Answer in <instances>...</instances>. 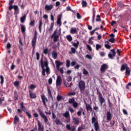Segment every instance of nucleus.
Wrapping results in <instances>:
<instances>
[{"label":"nucleus","instance_id":"nucleus-1","mask_svg":"<svg viewBox=\"0 0 131 131\" xmlns=\"http://www.w3.org/2000/svg\"><path fill=\"white\" fill-rule=\"evenodd\" d=\"M15 3V0H11L9 2V7H8V10L9 11H12L13 9L14 10V15H18L19 13V7L17 5H14L13 6V4Z\"/></svg>","mask_w":131,"mask_h":131},{"label":"nucleus","instance_id":"nucleus-2","mask_svg":"<svg viewBox=\"0 0 131 131\" xmlns=\"http://www.w3.org/2000/svg\"><path fill=\"white\" fill-rule=\"evenodd\" d=\"M124 70H126L125 75H126L127 76H129V75H130V68L128 67L127 63H125L121 67V71H124Z\"/></svg>","mask_w":131,"mask_h":131},{"label":"nucleus","instance_id":"nucleus-3","mask_svg":"<svg viewBox=\"0 0 131 131\" xmlns=\"http://www.w3.org/2000/svg\"><path fill=\"white\" fill-rule=\"evenodd\" d=\"M37 40V32L36 31L34 32V35L33 39L31 41V45L33 48V52L32 55H33V53H34V50H35V46H36V40Z\"/></svg>","mask_w":131,"mask_h":131},{"label":"nucleus","instance_id":"nucleus-4","mask_svg":"<svg viewBox=\"0 0 131 131\" xmlns=\"http://www.w3.org/2000/svg\"><path fill=\"white\" fill-rule=\"evenodd\" d=\"M97 92L96 93V95L98 96V100L100 102L101 106H102V105H103V104H104V103H105V98H104V97H103V95L102 94L101 92H100V90L97 89Z\"/></svg>","mask_w":131,"mask_h":131},{"label":"nucleus","instance_id":"nucleus-5","mask_svg":"<svg viewBox=\"0 0 131 131\" xmlns=\"http://www.w3.org/2000/svg\"><path fill=\"white\" fill-rule=\"evenodd\" d=\"M20 108L23 111L25 112V113L26 114L27 116H28V118L30 119L32 118V116H31V114L29 113V112H27V108L24 106V103L23 102H21L20 103Z\"/></svg>","mask_w":131,"mask_h":131},{"label":"nucleus","instance_id":"nucleus-6","mask_svg":"<svg viewBox=\"0 0 131 131\" xmlns=\"http://www.w3.org/2000/svg\"><path fill=\"white\" fill-rule=\"evenodd\" d=\"M92 123L94 124V128L96 131H99L100 129V126H99V122L98 120L96 119L95 117H93L92 118Z\"/></svg>","mask_w":131,"mask_h":131},{"label":"nucleus","instance_id":"nucleus-7","mask_svg":"<svg viewBox=\"0 0 131 131\" xmlns=\"http://www.w3.org/2000/svg\"><path fill=\"white\" fill-rule=\"evenodd\" d=\"M38 112L39 115H40L41 118H43V119H44L45 123H48V122H49V119H48V117H47V116L45 115V113H43V112H42L41 110L39 109L38 110Z\"/></svg>","mask_w":131,"mask_h":131},{"label":"nucleus","instance_id":"nucleus-8","mask_svg":"<svg viewBox=\"0 0 131 131\" xmlns=\"http://www.w3.org/2000/svg\"><path fill=\"white\" fill-rule=\"evenodd\" d=\"M78 88L81 93L85 90V82H84V81L81 80L79 82Z\"/></svg>","mask_w":131,"mask_h":131},{"label":"nucleus","instance_id":"nucleus-9","mask_svg":"<svg viewBox=\"0 0 131 131\" xmlns=\"http://www.w3.org/2000/svg\"><path fill=\"white\" fill-rule=\"evenodd\" d=\"M71 80H72V78H71L70 77H69V80H63V82L64 86H66V88L71 86V83H70V81H71Z\"/></svg>","mask_w":131,"mask_h":131},{"label":"nucleus","instance_id":"nucleus-10","mask_svg":"<svg viewBox=\"0 0 131 131\" xmlns=\"http://www.w3.org/2000/svg\"><path fill=\"white\" fill-rule=\"evenodd\" d=\"M43 67H46V69H45L47 74L49 75L51 73L50 71V68L49 67V62L48 61H46L43 62Z\"/></svg>","mask_w":131,"mask_h":131},{"label":"nucleus","instance_id":"nucleus-11","mask_svg":"<svg viewBox=\"0 0 131 131\" xmlns=\"http://www.w3.org/2000/svg\"><path fill=\"white\" fill-rule=\"evenodd\" d=\"M40 65L42 68V74L43 76H46V69H45V67H43V60H42V58L40 60Z\"/></svg>","mask_w":131,"mask_h":131},{"label":"nucleus","instance_id":"nucleus-12","mask_svg":"<svg viewBox=\"0 0 131 131\" xmlns=\"http://www.w3.org/2000/svg\"><path fill=\"white\" fill-rule=\"evenodd\" d=\"M111 52H112L113 54L111 53H109L108 55V58H110V59H114V57H115V55H116V52H115V50L111 49Z\"/></svg>","mask_w":131,"mask_h":131},{"label":"nucleus","instance_id":"nucleus-13","mask_svg":"<svg viewBox=\"0 0 131 131\" xmlns=\"http://www.w3.org/2000/svg\"><path fill=\"white\" fill-rule=\"evenodd\" d=\"M41 98L44 106L46 107L47 106L46 103L48 102V98L46 97V95H45V94H42V95H41Z\"/></svg>","mask_w":131,"mask_h":131},{"label":"nucleus","instance_id":"nucleus-14","mask_svg":"<svg viewBox=\"0 0 131 131\" xmlns=\"http://www.w3.org/2000/svg\"><path fill=\"white\" fill-rule=\"evenodd\" d=\"M62 84V77L60 76H58L56 79V85L60 86Z\"/></svg>","mask_w":131,"mask_h":131},{"label":"nucleus","instance_id":"nucleus-15","mask_svg":"<svg viewBox=\"0 0 131 131\" xmlns=\"http://www.w3.org/2000/svg\"><path fill=\"white\" fill-rule=\"evenodd\" d=\"M108 65H107V64L104 63V64H102L100 68L101 72H102V73L105 72V71H106V70H107V69H108Z\"/></svg>","mask_w":131,"mask_h":131},{"label":"nucleus","instance_id":"nucleus-16","mask_svg":"<svg viewBox=\"0 0 131 131\" xmlns=\"http://www.w3.org/2000/svg\"><path fill=\"white\" fill-rule=\"evenodd\" d=\"M66 127L68 129V130H70V131H75V130H76V128H75V126H70V125L67 124L66 125Z\"/></svg>","mask_w":131,"mask_h":131},{"label":"nucleus","instance_id":"nucleus-17","mask_svg":"<svg viewBox=\"0 0 131 131\" xmlns=\"http://www.w3.org/2000/svg\"><path fill=\"white\" fill-rule=\"evenodd\" d=\"M29 96L31 99H35L37 97V96L36 95V93H34L31 92V91L30 90L29 91Z\"/></svg>","mask_w":131,"mask_h":131},{"label":"nucleus","instance_id":"nucleus-18","mask_svg":"<svg viewBox=\"0 0 131 131\" xmlns=\"http://www.w3.org/2000/svg\"><path fill=\"white\" fill-rule=\"evenodd\" d=\"M54 25H55V23H52L51 24L50 27L47 28L46 31L47 32H52V31H53V29H54Z\"/></svg>","mask_w":131,"mask_h":131},{"label":"nucleus","instance_id":"nucleus-19","mask_svg":"<svg viewBox=\"0 0 131 131\" xmlns=\"http://www.w3.org/2000/svg\"><path fill=\"white\" fill-rule=\"evenodd\" d=\"M112 114L110 112H107L106 113V120L107 121H110L112 119Z\"/></svg>","mask_w":131,"mask_h":131},{"label":"nucleus","instance_id":"nucleus-20","mask_svg":"<svg viewBox=\"0 0 131 131\" xmlns=\"http://www.w3.org/2000/svg\"><path fill=\"white\" fill-rule=\"evenodd\" d=\"M62 18V14H60L57 16V24L59 26H61L62 23H61V19Z\"/></svg>","mask_w":131,"mask_h":131},{"label":"nucleus","instance_id":"nucleus-21","mask_svg":"<svg viewBox=\"0 0 131 131\" xmlns=\"http://www.w3.org/2000/svg\"><path fill=\"white\" fill-rule=\"evenodd\" d=\"M53 7L54 6L52 4H50L49 5H46L45 9V10H46V11H51L53 9Z\"/></svg>","mask_w":131,"mask_h":131},{"label":"nucleus","instance_id":"nucleus-22","mask_svg":"<svg viewBox=\"0 0 131 131\" xmlns=\"http://www.w3.org/2000/svg\"><path fill=\"white\" fill-rule=\"evenodd\" d=\"M52 58H53L54 60H56V59H57V58L58 57V53H57V51H53L52 52Z\"/></svg>","mask_w":131,"mask_h":131},{"label":"nucleus","instance_id":"nucleus-23","mask_svg":"<svg viewBox=\"0 0 131 131\" xmlns=\"http://www.w3.org/2000/svg\"><path fill=\"white\" fill-rule=\"evenodd\" d=\"M38 126L39 131H43V126L41 124L39 121H38Z\"/></svg>","mask_w":131,"mask_h":131},{"label":"nucleus","instance_id":"nucleus-24","mask_svg":"<svg viewBox=\"0 0 131 131\" xmlns=\"http://www.w3.org/2000/svg\"><path fill=\"white\" fill-rule=\"evenodd\" d=\"M70 33L72 34H77V30L76 28H72L70 30Z\"/></svg>","mask_w":131,"mask_h":131},{"label":"nucleus","instance_id":"nucleus-25","mask_svg":"<svg viewBox=\"0 0 131 131\" xmlns=\"http://www.w3.org/2000/svg\"><path fill=\"white\" fill-rule=\"evenodd\" d=\"M55 64L56 65V68L59 69V68H60V66H61V65H63V62H61V61L59 60H56Z\"/></svg>","mask_w":131,"mask_h":131},{"label":"nucleus","instance_id":"nucleus-26","mask_svg":"<svg viewBox=\"0 0 131 131\" xmlns=\"http://www.w3.org/2000/svg\"><path fill=\"white\" fill-rule=\"evenodd\" d=\"M48 92L49 98H50V99H51V100H53V95H52V92L51 91V89H50L49 88H48Z\"/></svg>","mask_w":131,"mask_h":131},{"label":"nucleus","instance_id":"nucleus-27","mask_svg":"<svg viewBox=\"0 0 131 131\" xmlns=\"http://www.w3.org/2000/svg\"><path fill=\"white\" fill-rule=\"evenodd\" d=\"M21 27V31L22 33H24L26 31V27H25V26L20 24Z\"/></svg>","mask_w":131,"mask_h":131},{"label":"nucleus","instance_id":"nucleus-28","mask_svg":"<svg viewBox=\"0 0 131 131\" xmlns=\"http://www.w3.org/2000/svg\"><path fill=\"white\" fill-rule=\"evenodd\" d=\"M42 27V21L41 20H39V30L40 33H41V28Z\"/></svg>","mask_w":131,"mask_h":131},{"label":"nucleus","instance_id":"nucleus-29","mask_svg":"<svg viewBox=\"0 0 131 131\" xmlns=\"http://www.w3.org/2000/svg\"><path fill=\"white\" fill-rule=\"evenodd\" d=\"M19 117H18V116H17V115L15 116L14 117V120L13 123L14 124H16L17 122H19Z\"/></svg>","mask_w":131,"mask_h":131},{"label":"nucleus","instance_id":"nucleus-30","mask_svg":"<svg viewBox=\"0 0 131 131\" xmlns=\"http://www.w3.org/2000/svg\"><path fill=\"white\" fill-rule=\"evenodd\" d=\"M93 17H92V23H95V18H96V11L93 10Z\"/></svg>","mask_w":131,"mask_h":131},{"label":"nucleus","instance_id":"nucleus-31","mask_svg":"<svg viewBox=\"0 0 131 131\" xmlns=\"http://www.w3.org/2000/svg\"><path fill=\"white\" fill-rule=\"evenodd\" d=\"M73 122L75 124H78L79 122V119L78 118H73Z\"/></svg>","mask_w":131,"mask_h":131},{"label":"nucleus","instance_id":"nucleus-32","mask_svg":"<svg viewBox=\"0 0 131 131\" xmlns=\"http://www.w3.org/2000/svg\"><path fill=\"white\" fill-rule=\"evenodd\" d=\"M63 116L66 118H69L70 117V114H69V112L66 111L63 115Z\"/></svg>","mask_w":131,"mask_h":131},{"label":"nucleus","instance_id":"nucleus-33","mask_svg":"<svg viewBox=\"0 0 131 131\" xmlns=\"http://www.w3.org/2000/svg\"><path fill=\"white\" fill-rule=\"evenodd\" d=\"M14 100L15 101H18V92L16 91H15L14 92Z\"/></svg>","mask_w":131,"mask_h":131},{"label":"nucleus","instance_id":"nucleus-34","mask_svg":"<svg viewBox=\"0 0 131 131\" xmlns=\"http://www.w3.org/2000/svg\"><path fill=\"white\" fill-rule=\"evenodd\" d=\"M26 19V15H24L23 17L20 18L21 23H24V22H25Z\"/></svg>","mask_w":131,"mask_h":131},{"label":"nucleus","instance_id":"nucleus-35","mask_svg":"<svg viewBox=\"0 0 131 131\" xmlns=\"http://www.w3.org/2000/svg\"><path fill=\"white\" fill-rule=\"evenodd\" d=\"M13 84H14V86H15L16 88H18V86H19V85H20V81H15L13 83Z\"/></svg>","mask_w":131,"mask_h":131},{"label":"nucleus","instance_id":"nucleus-36","mask_svg":"<svg viewBox=\"0 0 131 131\" xmlns=\"http://www.w3.org/2000/svg\"><path fill=\"white\" fill-rule=\"evenodd\" d=\"M71 51L69 52V54H75V53L76 52V50L73 47H72L71 48Z\"/></svg>","mask_w":131,"mask_h":131},{"label":"nucleus","instance_id":"nucleus-37","mask_svg":"<svg viewBox=\"0 0 131 131\" xmlns=\"http://www.w3.org/2000/svg\"><path fill=\"white\" fill-rule=\"evenodd\" d=\"M82 6L83 8H85L86 7V6H88V3H86V1H82Z\"/></svg>","mask_w":131,"mask_h":131},{"label":"nucleus","instance_id":"nucleus-38","mask_svg":"<svg viewBox=\"0 0 131 131\" xmlns=\"http://www.w3.org/2000/svg\"><path fill=\"white\" fill-rule=\"evenodd\" d=\"M100 49H102V46L100 44H96V51H99Z\"/></svg>","mask_w":131,"mask_h":131},{"label":"nucleus","instance_id":"nucleus-39","mask_svg":"<svg viewBox=\"0 0 131 131\" xmlns=\"http://www.w3.org/2000/svg\"><path fill=\"white\" fill-rule=\"evenodd\" d=\"M67 39L68 40V41H72V36L70 35H68L67 36Z\"/></svg>","mask_w":131,"mask_h":131},{"label":"nucleus","instance_id":"nucleus-40","mask_svg":"<svg viewBox=\"0 0 131 131\" xmlns=\"http://www.w3.org/2000/svg\"><path fill=\"white\" fill-rule=\"evenodd\" d=\"M91 108H92V106H91V105H90V104H86V111L89 112L90 110H91Z\"/></svg>","mask_w":131,"mask_h":131},{"label":"nucleus","instance_id":"nucleus-41","mask_svg":"<svg viewBox=\"0 0 131 131\" xmlns=\"http://www.w3.org/2000/svg\"><path fill=\"white\" fill-rule=\"evenodd\" d=\"M96 22H101V16H100V15H97L96 16Z\"/></svg>","mask_w":131,"mask_h":131},{"label":"nucleus","instance_id":"nucleus-42","mask_svg":"<svg viewBox=\"0 0 131 131\" xmlns=\"http://www.w3.org/2000/svg\"><path fill=\"white\" fill-rule=\"evenodd\" d=\"M58 38H59V36L58 35H55L53 37V41H54V42H56V41H58Z\"/></svg>","mask_w":131,"mask_h":131},{"label":"nucleus","instance_id":"nucleus-43","mask_svg":"<svg viewBox=\"0 0 131 131\" xmlns=\"http://www.w3.org/2000/svg\"><path fill=\"white\" fill-rule=\"evenodd\" d=\"M73 107L75 108H77L78 107V103L76 101H75V102L73 103Z\"/></svg>","mask_w":131,"mask_h":131},{"label":"nucleus","instance_id":"nucleus-44","mask_svg":"<svg viewBox=\"0 0 131 131\" xmlns=\"http://www.w3.org/2000/svg\"><path fill=\"white\" fill-rule=\"evenodd\" d=\"M73 46L76 48V49H77V48H78V46H79V41H77V43H73Z\"/></svg>","mask_w":131,"mask_h":131},{"label":"nucleus","instance_id":"nucleus-45","mask_svg":"<svg viewBox=\"0 0 131 131\" xmlns=\"http://www.w3.org/2000/svg\"><path fill=\"white\" fill-rule=\"evenodd\" d=\"M69 104H73L75 102V99L74 98H71L69 100Z\"/></svg>","mask_w":131,"mask_h":131},{"label":"nucleus","instance_id":"nucleus-46","mask_svg":"<svg viewBox=\"0 0 131 131\" xmlns=\"http://www.w3.org/2000/svg\"><path fill=\"white\" fill-rule=\"evenodd\" d=\"M66 67L67 68H69V67H70V60L69 59L66 60Z\"/></svg>","mask_w":131,"mask_h":131},{"label":"nucleus","instance_id":"nucleus-47","mask_svg":"<svg viewBox=\"0 0 131 131\" xmlns=\"http://www.w3.org/2000/svg\"><path fill=\"white\" fill-rule=\"evenodd\" d=\"M30 26L33 27L35 25V20H32L29 24Z\"/></svg>","mask_w":131,"mask_h":131},{"label":"nucleus","instance_id":"nucleus-48","mask_svg":"<svg viewBox=\"0 0 131 131\" xmlns=\"http://www.w3.org/2000/svg\"><path fill=\"white\" fill-rule=\"evenodd\" d=\"M55 123L56 124H57V125H59L60 124H62V122L60 121V120L59 119H56L55 120Z\"/></svg>","mask_w":131,"mask_h":131},{"label":"nucleus","instance_id":"nucleus-49","mask_svg":"<svg viewBox=\"0 0 131 131\" xmlns=\"http://www.w3.org/2000/svg\"><path fill=\"white\" fill-rule=\"evenodd\" d=\"M12 48V45H11V43L8 42L7 45V50H10Z\"/></svg>","mask_w":131,"mask_h":131},{"label":"nucleus","instance_id":"nucleus-50","mask_svg":"<svg viewBox=\"0 0 131 131\" xmlns=\"http://www.w3.org/2000/svg\"><path fill=\"white\" fill-rule=\"evenodd\" d=\"M104 47L107 50H110L111 49V46L109 45V44H105Z\"/></svg>","mask_w":131,"mask_h":131},{"label":"nucleus","instance_id":"nucleus-51","mask_svg":"<svg viewBox=\"0 0 131 131\" xmlns=\"http://www.w3.org/2000/svg\"><path fill=\"white\" fill-rule=\"evenodd\" d=\"M83 74H84V75H88V74H89V72H88L85 69H83Z\"/></svg>","mask_w":131,"mask_h":131},{"label":"nucleus","instance_id":"nucleus-52","mask_svg":"<svg viewBox=\"0 0 131 131\" xmlns=\"http://www.w3.org/2000/svg\"><path fill=\"white\" fill-rule=\"evenodd\" d=\"M108 41H110V42H112V43H114V42H115V39L114 38H111L108 40Z\"/></svg>","mask_w":131,"mask_h":131},{"label":"nucleus","instance_id":"nucleus-53","mask_svg":"<svg viewBox=\"0 0 131 131\" xmlns=\"http://www.w3.org/2000/svg\"><path fill=\"white\" fill-rule=\"evenodd\" d=\"M0 79L1 80V84H4V76H3V75L0 76Z\"/></svg>","mask_w":131,"mask_h":131},{"label":"nucleus","instance_id":"nucleus-54","mask_svg":"<svg viewBox=\"0 0 131 131\" xmlns=\"http://www.w3.org/2000/svg\"><path fill=\"white\" fill-rule=\"evenodd\" d=\"M68 96H75L76 95V93L75 92H70L68 93Z\"/></svg>","mask_w":131,"mask_h":131},{"label":"nucleus","instance_id":"nucleus-55","mask_svg":"<svg viewBox=\"0 0 131 131\" xmlns=\"http://www.w3.org/2000/svg\"><path fill=\"white\" fill-rule=\"evenodd\" d=\"M85 58H87V59H89V60H92V59H93V57H92V56L89 54L86 55Z\"/></svg>","mask_w":131,"mask_h":131},{"label":"nucleus","instance_id":"nucleus-56","mask_svg":"<svg viewBox=\"0 0 131 131\" xmlns=\"http://www.w3.org/2000/svg\"><path fill=\"white\" fill-rule=\"evenodd\" d=\"M35 88H36V86H35V85H34L33 84H32L30 86V90H33V89H35Z\"/></svg>","mask_w":131,"mask_h":131},{"label":"nucleus","instance_id":"nucleus-57","mask_svg":"<svg viewBox=\"0 0 131 131\" xmlns=\"http://www.w3.org/2000/svg\"><path fill=\"white\" fill-rule=\"evenodd\" d=\"M62 97L61 96H60V95L57 96V101L58 102L61 101V100H62Z\"/></svg>","mask_w":131,"mask_h":131},{"label":"nucleus","instance_id":"nucleus-58","mask_svg":"<svg viewBox=\"0 0 131 131\" xmlns=\"http://www.w3.org/2000/svg\"><path fill=\"white\" fill-rule=\"evenodd\" d=\"M86 47H87V49L89 50V52H92V47H91V46H90L89 45H86Z\"/></svg>","mask_w":131,"mask_h":131},{"label":"nucleus","instance_id":"nucleus-59","mask_svg":"<svg viewBox=\"0 0 131 131\" xmlns=\"http://www.w3.org/2000/svg\"><path fill=\"white\" fill-rule=\"evenodd\" d=\"M56 34H57V31L55 30V31H54V33L52 34V35H51V38H54V36L56 35Z\"/></svg>","mask_w":131,"mask_h":131},{"label":"nucleus","instance_id":"nucleus-60","mask_svg":"<svg viewBox=\"0 0 131 131\" xmlns=\"http://www.w3.org/2000/svg\"><path fill=\"white\" fill-rule=\"evenodd\" d=\"M36 60L38 61V60H39V57H40L39 53L36 52Z\"/></svg>","mask_w":131,"mask_h":131},{"label":"nucleus","instance_id":"nucleus-61","mask_svg":"<svg viewBox=\"0 0 131 131\" xmlns=\"http://www.w3.org/2000/svg\"><path fill=\"white\" fill-rule=\"evenodd\" d=\"M122 111L124 115H126V116L128 115V114L127 113V112L126 111V110H125V109H123Z\"/></svg>","mask_w":131,"mask_h":131},{"label":"nucleus","instance_id":"nucleus-62","mask_svg":"<svg viewBox=\"0 0 131 131\" xmlns=\"http://www.w3.org/2000/svg\"><path fill=\"white\" fill-rule=\"evenodd\" d=\"M52 82H53V79H52V78H49L48 80L49 84H52Z\"/></svg>","mask_w":131,"mask_h":131},{"label":"nucleus","instance_id":"nucleus-63","mask_svg":"<svg viewBox=\"0 0 131 131\" xmlns=\"http://www.w3.org/2000/svg\"><path fill=\"white\" fill-rule=\"evenodd\" d=\"M76 15L77 19H81V16L80 15V14H79V13H77Z\"/></svg>","mask_w":131,"mask_h":131},{"label":"nucleus","instance_id":"nucleus-64","mask_svg":"<svg viewBox=\"0 0 131 131\" xmlns=\"http://www.w3.org/2000/svg\"><path fill=\"white\" fill-rule=\"evenodd\" d=\"M71 66H72V67L75 66V65H76V61H72V62L71 63Z\"/></svg>","mask_w":131,"mask_h":131}]
</instances>
